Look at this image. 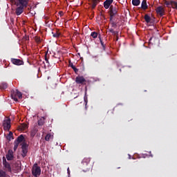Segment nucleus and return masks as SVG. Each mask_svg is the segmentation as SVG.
Returning a JSON list of instances; mask_svg holds the SVG:
<instances>
[{"instance_id":"obj_1","label":"nucleus","mask_w":177,"mask_h":177,"mask_svg":"<svg viewBox=\"0 0 177 177\" xmlns=\"http://www.w3.org/2000/svg\"><path fill=\"white\" fill-rule=\"evenodd\" d=\"M11 3H14L17 6L15 8V15L17 16H20L23 12H24V8L28 6V3L30 0H10Z\"/></svg>"},{"instance_id":"obj_2","label":"nucleus","mask_w":177,"mask_h":177,"mask_svg":"<svg viewBox=\"0 0 177 177\" xmlns=\"http://www.w3.org/2000/svg\"><path fill=\"white\" fill-rule=\"evenodd\" d=\"M11 97L15 102H18V99L23 98V94L19 90H12L10 92ZM18 97V99H17Z\"/></svg>"},{"instance_id":"obj_3","label":"nucleus","mask_w":177,"mask_h":177,"mask_svg":"<svg viewBox=\"0 0 177 177\" xmlns=\"http://www.w3.org/2000/svg\"><path fill=\"white\" fill-rule=\"evenodd\" d=\"M109 20H113L115 16H117L118 14V9L117 7H114L113 6H111L109 8Z\"/></svg>"},{"instance_id":"obj_4","label":"nucleus","mask_w":177,"mask_h":177,"mask_svg":"<svg viewBox=\"0 0 177 177\" xmlns=\"http://www.w3.org/2000/svg\"><path fill=\"white\" fill-rule=\"evenodd\" d=\"M32 175H33L34 177H38L41 175V167L38 166L37 163L34 164L32 168Z\"/></svg>"},{"instance_id":"obj_5","label":"nucleus","mask_w":177,"mask_h":177,"mask_svg":"<svg viewBox=\"0 0 177 177\" xmlns=\"http://www.w3.org/2000/svg\"><path fill=\"white\" fill-rule=\"evenodd\" d=\"M89 162H91V158H85L82 162V168L84 171H88L89 169Z\"/></svg>"},{"instance_id":"obj_6","label":"nucleus","mask_w":177,"mask_h":177,"mask_svg":"<svg viewBox=\"0 0 177 177\" xmlns=\"http://www.w3.org/2000/svg\"><path fill=\"white\" fill-rule=\"evenodd\" d=\"M75 82L77 85H86V80L84 76H77L75 77Z\"/></svg>"},{"instance_id":"obj_7","label":"nucleus","mask_w":177,"mask_h":177,"mask_svg":"<svg viewBox=\"0 0 177 177\" xmlns=\"http://www.w3.org/2000/svg\"><path fill=\"white\" fill-rule=\"evenodd\" d=\"M3 127L4 131H9V129H10V118H7L3 120Z\"/></svg>"},{"instance_id":"obj_8","label":"nucleus","mask_w":177,"mask_h":177,"mask_svg":"<svg viewBox=\"0 0 177 177\" xmlns=\"http://www.w3.org/2000/svg\"><path fill=\"white\" fill-rule=\"evenodd\" d=\"M22 149V157H26L27 156V153H28V145L26 142L22 143L21 146Z\"/></svg>"},{"instance_id":"obj_9","label":"nucleus","mask_w":177,"mask_h":177,"mask_svg":"<svg viewBox=\"0 0 177 177\" xmlns=\"http://www.w3.org/2000/svg\"><path fill=\"white\" fill-rule=\"evenodd\" d=\"M3 165H4L8 172H12V167H10V164L6 161V158L5 157H3Z\"/></svg>"},{"instance_id":"obj_10","label":"nucleus","mask_w":177,"mask_h":177,"mask_svg":"<svg viewBox=\"0 0 177 177\" xmlns=\"http://www.w3.org/2000/svg\"><path fill=\"white\" fill-rule=\"evenodd\" d=\"M11 63L15 66H23L24 64V62L21 59L16 58H11Z\"/></svg>"},{"instance_id":"obj_11","label":"nucleus","mask_w":177,"mask_h":177,"mask_svg":"<svg viewBox=\"0 0 177 177\" xmlns=\"http://www.w3.org/2000/svg\"><path fill=\"white\" fill-rule=\"evenodd\" d=\"M156 13L157 15H159L160 17H162V16H164V13H165V10L162 6H158L156 8Z\"/></svg>"},{"instance_id":"obj_12","label":"nucleus","mask_w":177,"mask_h":177,"mask_svg":"<svg viewBox=\"0 0 177 177\" xmlns=\"http://www.w3.org/2000/svg\"><path fill=\"white\" fill-rule=\"evenodd\" d=\"M13 158H15V156L13 155V151L10 149L8 150V153L6 155V159L8 160V161H12Z\"/></svg>"},{"instance_id":"obj_13","label":"nucleus","mask_w":177,"mask_h":177,"mask_svg":"<svg viewBox=\"0 0 177 177\" xmlns=\"http://www.w3.org/2000/svg\"><path fill=\"white\" fill-rule=\"evenodd\" d=\"M113 1L114 0H106L104 2V8H105V9L110 8V6H111V3H113Z\"/></svg>"},{"instance_id":"obj_14","label":"nucleus","mask_w":177,"mask_h":177,"mask_svg":"<svg viewBox=\"0 0 177 177\" xmlns=\"http://www.w3.org/2000/svg\"><path fill=\"white\" fill-rule=\"evenodd\" d=\"M23 140H24V136H23V134H21L19 136L17 137L15 142L16 143H18V145H20V143H21Z\"/></svg>"},{"instance_id":"obj_15","label":"nucleus","mask_w":177,"mask_h":177,"mask_svg":"<svg viewBox=\"0 0 177 177\" xmlns=\"http://www.w3.org/2000/svg\"><path fill=\"white\" fill-rule=\"evenodd\" d=\"M149 6H147V1L146 0H142V3H141V8L143 10H146L148 9Z\"/></svg>"},{"instance_id":"obj_16","label":"nucleus","mask_w":177,"mask_h":177,"mask_svg":"<svg viewBox=\"0 0 177 177\" xmlns=\"http://www.w3.org/2000/svg\"><path fill=\"white\" fill-rule=\"evenodd\" d=\"M144 19L147 24L153 23V21H151V17L147 14L145 15Z\"/></svg>"},{"instance_id":"obj_17","label":"nucleus","mask_w":177,"mask_h":177,"mask_svg":"<svg viewBox=\"0 0 177 177\" xmlns=\"http://www.w3.org/2000/svg\"><path fill=\"white\" fill-rule=\"evenodd\" d=\"M53 38H59L62 33L59 30H55L52 32Z\"/></svg>"},{"instance_id":"obj_18","label":"nucleus","mask_w":177,"mask_h":177,"mask_svg":"<svg viewBox=\"0 0 177 177\" xmlns=\"http://www.w3.org/2000/svg\"><path fill=\"white\" fill-rule=\"evenodd\" d=\"M27 129V124L23 123L18 126V130L19 131H26Z\"/></svg>"},{"instance_id":"obj_19","label":"nucleus","mask_w":177,"mask_h":177,"mask_svg":"<svg viewBox=\"0 0 177 177\" xmlns=\"http://www.w3.org/2000/svg\"><path fill=\"white\" fill-rule=\"evenodd\" d=\"M86 86L85 87V94H84V103H85V109L86 110L87 106H88V95H86Z\"/></svg>"},{"instance_id":"obj_20","label":"nucleus","mask_w":177,"mask_h":177,"mask_svg":"<svg viewBox=\"0 0 177 177\" xmlns=\"http://www.w3.org/2000/svg\"><path fill=\"white\" fill-rule=\"evenodd\" d=\"M99 2H100V1L99 0H92L91 2V9H95L97 5V3H99Z\"/></svg>"},{"instance_id":"obj_21","label":"nucleus","mask_w":177,"mask_h":177,"mask_svg":"<svg viewBox=\"0 0 177 177\" xmlns=\"http://www.w3.org/2000/svg\"><path fill=\"white\" fill-rule=\"evenodd\" d=\"M37 124H38L39 127H42V125H44V124H45V118H40L38 120Z\"/></svg>"},{"instance_id":"obj_22","label":"nucleus","mask_w":177,"mask_h":177,"mask_svg":"<svg viewBox=\"0 0 177 177\" xmlns=\"http://www.w3.org/2000/svg\"><path fill=\"white\" fill-rule=\"evenodd\" d=\"M53 139V135L50 134V133H47L46 137H45V140H46V142H49V140Z\"/></svg>"},{"instance_id":"obj_23","label":"nucleus","mask_w":177,"mask_h":177,"mask_svg":"<svg viewBox=\"0 0 177 177\" xmlns=\"http://www.w3.org/2000/svg\"><path fill=\"white\" fill-rule=\"evenodd\" d=\"M8 88V83L6 82H2L1 84H0V89L2 91L3 89H6Z\"/></svg>"},{"instance_id":"obj_24","label":"nucleus","mask_w":177,"mask_h":177,"mask_svg":"<svg viewBox=\"0 0 177 177\" xmlns=\"http://www.w3.org/2000/svg\"><path fill=\"white\" fill-rule=\"evenodd\" d=\"M133 6H139L140 5V0H132Z\"/></svg>"},{"instance_id":"obj_25","label":"nucleus","mask_w":177,"mask_h":177,"mask_svg":"<svg viewBox=\"0 0 177 177\" xmlns=\"http://www.w3.org/2000/svg\"><path fill=\"white\" fill-rule=\"evenodd\" d=\"M111 26L113 28H117V23L114 22L113 19L110 20Z\"/></svg>"},{"instance_id":"obj_26","label":"nucleus","mask_w":177,"mask_h":177,"mask_svg":"<svg viewBox=\"0 0 177 177\" xmlns=\"http://www.w3.org/2000/svg\"><path fill=\"white\" fill-rule=\"evenodd\" d=\"M44 59H45V62L47 63V64H48L49 66L50 64H49V57H48V52L45 53Z\"/></svg>"},{"instance_id":"obj_27","label":"nucleus","mask_w":177,"mask_h":177,"mask_svg":"<svg viewBox=\"0 0 177 177\" xmlns=\"http://www.w3.org/2000/svg\"><path fill=\"white\" fill-rule=\"evenodd\" d=\"M35 42H37V44H41V37H38V36H35Z\"/></svg>"},{"instance_id":"obj_28","label":"nucleus","mask_w":177,"mask_h":177,"mask_svg":"<svg viewBox=\"0 0 177 177\" xmlns=\"http://www.w3.org/2000/svg\"><path fill=\"white\" fill-rule=\"evenodd\" d=\"M171 6L173 8V9H177V2L171 1Z\"/></svg>"},{"instance_id":"obj_29","label":"nucleus","mask_w":177,"mask_h":177,"mask_svg":"<svg viewBox=\"0 0 177 177\" xmlns=\"http://www.w3.org/2000/svg\"><path fill=\"white\" fill-rule=\"evenodd\" d=\"M17 147H19V142H14V151H16L17 150Z\"/></svg>"},{"instance_id":"obj_30","label":"nucleus","mask_w":177,"mask_h":177,"mask_svg":"<svg viewBox=\"0 0 177 177\" xmlns=\"http://www.w3.org/2000/svg\"><path fill=\"white\" fill-rule=\"evenodd\" d=\"M93 38H97V32H92L91 34Z\"/></svg>"},{"instance_id":"obj_31","label":"nucleus","mask_w":177,"mask_h":177,"mask_svg":"<svg viewBox=\"0 0 177 177\" xmlns=\"http://www.w3.org/2000/svg\"><path fill=\"white\" fill-rule=\"evenodd\" d=\"M165 5H166V6L167 7V8H171V1H165Z\"/></svg>"},{"instance_id":"obj_32","label":"nucleus","mask_w":177,"mask_h":177,"mask_svg":"<svg viewBox=\"0 0 177 177\" xmlns=\"http://www.w3.org/2000/svg\"><path fill=\"white\" fill-rule=\"evenodd\" d=\"M100 43H101V45H102V46L103 47V49H104H104H105V48H106V46H104V44L103 43V41L101 40L100 41Z\"/></svg>"},{"instance_id":"obj_33","label":"nucleus","mask_w":177,"mask_h":177,"mask_svg":"<svg viewBox=\"0 0 177 177\" xmlns=\"http://www.w3.org/2000/svg\"><path fill=\"white\" fill-rule=\"evenodd\" d=\"M59 16L62 17V16H64V12H63V11H59Z\"/></svg>"},{"instance_id":"obj_34","label":"nucleus","mask_w":177,"mask_h":177,"mask_svg":"<svg viewBox=\"0 0 177 177\" xmlns=\"http://www.w3.org/2000/svg\"><path fill=\"white\" fill-rule=\"evenodd\" d=\"M109 32L113 34L114 32V29H113V28H111L109 29Z\"/></svg>"},{"instance_id":"obj_35","label":"nucleus","mask_w":177,"mask_h":177,"mask_svg":"<svg viewBox=\"0 0 177 177\" xmlns=\"http://www.w3.org/2000/svg\"><path fill=\"white\" fill-rule=\"evenodd\" d=\"M113 35H115L116 37H118V31H113Z\"/></svg>"},{"instance_id":"obj_36","label":"nucleus","mask_w":177,"mask_h":177,"mask_svg":"<svg viewBox=\"0 0 177 177\" xmlns=\"http://www.w3.org/2000/svg\"><path fill=\"white\" fill-rule=\"evenodd\" d=\"M72 68L75 71V73H78V68H75V66L74 68Z\"/></svg>"},{"instance_id":"obj_37","label":"nucleus","mask_w":177,"mask_h":177,"mask_svg":"<svg viewBox=\"0 0 177 177\" xmlns=\"http://www.w3.org/2000/svg\"><path fill=\"white\" fill-rule=\"evenodd\" d=\"M70 67H71V68H74L75 66L73 63L70 62Z\"/></svg>"},{"instance_id":"obj_38","label":"nucleus","mask_w":177,"mask_h":177,"mask_svg":"<svg viewBox=\"0 0 177 177\" xmlns=\"http://www.w3.org/2000/svg\"><path fill=\"white\" fill-rule=\"evenodd\" d=\"M9 136L10 138H13V133H12V131H10Z\"/></svg>"},{"instance_id":"obj_39","label":"nucleus","mask_w":177,"mask_h":177,"mask_svg":"<svg viewBox=\"0 0 177 177\" xmlns=\"http://www.w3.org/2000/svg\"><path fill=\"white\" fill-rule=\"evenodd\" d=\"M67 171H68V174H70V168L68 167Z\"/></svg>"},{"instance_id":"obj_40","label":"nucleus","mask_w":177,"mask_h":177,"mask_svg":"<svg viewBox=\"0 0 177 177\" xmlns=\"http://www.w3.org/2000/svg\"><path fill=\"white\" fill-rule=\"evenodd\" d=\"M129 158H131V155H129Z\"/></svg>"},{"instance_id":"obj_41","label":"nucleus","mask_w":177,"mask_h":177,"mask_svg":"<svg viewBox=\"0 0 177 177\" xmlns=\"http://www.w3.org/2000/svg\"><path fill=\"white\" fill-rule=\"evenodd\" d=\"M26 39H28V37H26Z\"/></svg>"},{"instance_id":"obj_42","label":"nucleus","mask_w":177,"mask_h":177,"mask_svg":"<svg viewBox=\"0 0 177 177\" xmlns=\"http://www.w3.org/2000/svg\"><path fill=\"white\" fill-rule=\"evenodd\" d=\"M55 88H56V84H55Z\"/></svg>"},{"instance_id":"obj_43","label":"nucleus","mask_w":177,"mask_h":177,"mask_svg":"<svg viewBox=\"0 0 177 177\" xmlns=\"http://www.w3.org/2000/svg\"><path fill=\"white\" fill-rule=\"evenodd\" d=\"M150 156H151V157H153V156L151 154Z\"/></svg>"},{"instance_id":"obj_44","label":"nucleus","mask_w":177,"mask_h":177,"mask_svg":"<svg viewBox=\"0 0 177 177\" xmlns=\"http://www.w3.org/2000/svg\"><path fill=\"white\" fill-rule=\"evenodd\" d=\"M149 41H151V38L149 39Z\"/></svg>"}]
</instances>
